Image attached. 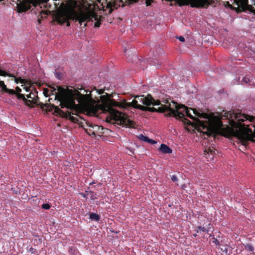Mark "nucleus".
<instances>
[{
	"label": "nucleus",
	"mask_w": 255,
	"mask_h": 255,
	"mask_svg": "<svg viewBox=\"0 0 255 255\" xmlns=\"http://www.w3.org/2000/svg\"><path fill=\"white\" fill-rule=\"evenodd\" d=\"M89 193L91 194L90 199L92 200H95L97 199V197L96 196V195L94 194L93 192L90 191Z\"/></svg>",
	"instance_id": "obj_29"
},
{
	"label": "nucleus",
	"mask_w": 255,
	"mask_h": 255,
	"mask_svg": "<svg viewBox=\"0 0 255 255\" xmlns=\"http://www.w3.org/2000/svg\"><path fill=\"white\" fill-rule=\"evenodd\" d=\"M147 143H149L151 144H156L157 143V141L154 140H153V139H150L149 138L148 141H147Z\"/></svg>",
	"instance_id": "obj_31"
},
{
	"label": "nucleus",
	"mask_w": 255,
	"mask_h": 255,
	"mask_svg": "<svg viewBox=\"0 0 255 255\" xmlns=\"http://www.w3.org/2000/svg\"><path fill=\"white\" fill-rule=\"evenodd\" d=\"M24 89H25V90L26 91V92H29L30 91V88L29 87H24Z\"/></svg>",
	"instance_id": "obj_37"
},
{
	"label": "nucleus",
	"mask_w": 255,
	"mask_h": 255,
	"mask_svg": "<svg viewBox=\"0 0 255 255\" xmlns=\"http://www.w3.org/2000/svg\"><path fill=\"white\" fill-rule=\"evenodd\" d=\"M138 101L137 100H133L132 102L131 103V105L134 108L139 109L142 111H148L150 112H159V113H164L165 110L168 109L167 107H163V105H161V106L159 107L158 109H156L154 107H145L144 106L141 105L140 104L138 103Z\"/></svg>",
	"instance_id": "obj_6"
},
{
	"label": "nucleus",
	"mask_w": 255,
	"mask_h": 255,
	"mask_svg": "<svg viewBox=\"0 0 255 255\" xmlns=\"http://www.w3.org/2000/svg\"><path fill=\"white\" fill-rule=\"evenodd\" d=\"M21 89L19 87H17L15 88V90H14V94H9L13 96H14L18 100H21L25 106L32 108V106L28 104V103H31V102L26 98L24 94H21Z\"/></svg>",
	"instance_id": "obj_11"
},
{
	"label": "nucleus",
	"mask_w": 255,
	"mask_h": 255,
	"mask_svg": "<svg viewBox=\"0 0 255 255\" xmlns=\"http://www.w3.org/2000/svg\"><path fill=\"white\" fill-rule=\"evenodd\" d=\"M70 19L75 20L78 21L81 26V28H84L87 25V23L91 21L90 18L86 14L80 13L76 14L71 11H63L55 17L56 21L60 24L63 25L66 23L67 26H70ZM92 21V20H91Z\"/></svg>",
	"instance_id": "obj_3"
},
{
	"label": "nucleus",
	"mask_w": 255,
	"mask_h": 255,
	"mask_svg": "<svg viewBox=\"0 0 255 255\" xmlns=\"http://www.w3.org/2000/svg\"><path fill=\"white\" fill-rule=\"evenodd\" d=\"M245 248L246 250L249 252H253L254 250V247L252 246V245L250 244H247L244 245Z\"/></svg>",
	"instance_id": "obj_23"
},
{
	"label": "nucleus",
	"mask_w": 255,
	"mask_h": 255,
	"mask_svg": "<svg viewBox=\"0 0 255 255\" xmlns=\"http://www.w3.org/2000/svg\"><path fill=\"white\" fill-rule=\"evenodd\" d=\"M50 205L48 203L43 204L41 206L42 209L48 210L50 208Z\"/></svg>",
	"instance_id": "obj_26"
},
{
	"label": "nucleus",
	"mask_w": 255,
	"mask_h": 255,
	"mask_svg": "<svg viewBox=\"0 0 255 255\" xmlns=\"http://www.w3.org/2000/svg\"><path fill=\"white\" fill-rule=\"evenodd\" d=\"M158 151L163 154H170L172 152V149L165 144H161L158 148Z\"/></svg>",
	"instance_id": "obj_14"
},
{
	"label": "nucleus",
	"mask_w": 255,
	"mask_h": 255,
	"mask_svg": "<svg viewBox=\"0 0 255 255\" xmlns=\"http://www.w3.org/2000/svg\"><path fill=\"white\" fill-rule=\"evenodd\" d=\"M197 229H198V230H197V232H199V231H202V232H205V233H208L210 231V228H205L204 227H203L202 226H198L197 227Z\"/></svg>",
	"instance_id": "obj_21"
},
{
	"label": "nucleus",
	"mask_w": 255,
	"mask_h": 255,
	"mask_svg": "<svg viewBox=\"0 0 255 255\" xmlns=\"http://www.w3.org/2000/svg\"><path fill=\"white\" fill-rule=\"evenodd\" d=\"M175 106V110L171 107V105L168 101H166V105H163V107H167L168 109L165 110V112H168L170 116H173L176 118L181 119L185 116H187L191 119L194 120L195 118L191 114L190 111L192 110L195 114V111L192 109L189 108L182 104H178L172 102Z\"/></svg>",
	"instance_id": "obj_4"
},
{
	"label": "nucleus",
	"mask_w": 255,
	"mask_h": 255,
	"mask_svg": "<svg viewBox=\"0 0 255 255\" xmlns=\"http://www.w3.org/2000/svg\"><path fill=\"white\" fill-rule=\"evenodd\" d=\"M177 38L179 39V40L181 42H184L185 41V38L182 36H180L179 37H177Z\"/></svg>",
	"instance_id": "obj_32"
},
{
	"label": "nucleus",
	"mask_w": 255,
	"mask_h": 255,
	"mask_svg": "<svg viewBox=\"0 0 255 255\" xmlns=\"http://www.w3.org/2000/svg\"><path fill=\"white\" fill-rule=\"evenodd\" d=\"M80 194L83 197L85 198H87V195L84 193H80Z\"/></svg>",
	"instance_id": "obj_36"
},
{
	"label": "nucleus",
	"mask_w": 255,
	"mask_h": 255,
	"mask_svg": "<svg viewBox=\"0 0 255 255\" xmlns=\"http://www.w3.org/2000/svg\"><path fill=\"white\" fill-rule=\"evenodd\" d=\"M252 82V79H251L250 77L248 76H246L244 77L242 81V84H243V82L245 83H250Z\"/></svg>",
	"instance_id": "obj_22"
},
{
	"label": "nucleus",
	"mask_w": 255,
	"mask_h": 255,
	"mask_svg": "<svg viewBox=\"0 0 255 255\" xmlns=\"http://www.w3.org/2000/svg\"><path fill=\"white\" fill-rule=\"evenodd\" d=\"M43 94L46 97H50L52 95L51 93H50V89H44L43 91Z\"/></svg>",
	"instance_id": "obj_25"
},
{
	"label": "nucleus",
	"mask_w": 255,
	"mask_h": 255,
	"mask_svg": "<svg viewBox=\"0 0 255 255\" xmlns=\"http://www.w3.org/2000/svg\"><path fill=\"white\" fill-rule=\"evenodd\" d=\"M54 75L55 76V77L58 79H61V75H62V73L60 72H58V71H55L54 72Z\"/></svg>",
	"instance_id": "obj_27"
},
{
	"label": "nucleus",
	"mask_w": 255,
	"mask_h": 255,
	"mask_svg": "<svg viewBox=\"0 0 255 255\" xmlns=\"http://www.w3.org/2000/svg\"><path fill=\"white\" fill-rule=\"evenodd\" d=\"M100 22H99V21H97L94 23V26L95 27H98L100 26Z\"/></svg>",
	"instance_id": "obj_35"
},
{
	"label": "nucleus",
	"mask_w": 255,
	"mask_h": 255,
	"mask_svg": "<svg viewBox=\"0 0 255 255\" xmlns=\"http://www.w3.org/2000/svg\"><path fill=\"white\" fill-rule=\"evenodd\" d=\"M30 8V5H24L21 8V10L22 11H26Z\"/></svg>",
	"instance_id": "obj_28"
},
{
	"label": "nucleus",
	"mask_w": 255,
	"mask_h": 255,
	"mask_svg": "<svg viewBox=\"0 0 255 255\" xmlns=\"http://www.w3.org/2000/svg\"><path fill=\"white\" fill-rule=\"evenodd\" d=\"M99 3L101 2V0H96Z\"/></svg>",
	"instance_id": "obj_43"
},
{
	"label": "nucleus",
	"mask_w": 255,
	"mask_h": 255,
	"mask_svg": "<svg viewBox=\"0 0 255 255\" xmlns=\"http://www.w3.org/2000/svg\"><path fill=\"white\" fill-rule=\"evenodd\" d=\"M138 138L141 141H144V142H147V141H148V140L149 139V138L148 137H147L146 136H144L142 134H140L138 136Z\"/></svg>",
	"instance_id": "obj_20"
},
{
	"label": "nucleus",
	"mask_w": 255,
	"mask_h": 255,
	"mask_svg": "<svg viewBox=\"0 0 255 255\" xmlns=\"http://www.w3.org/2000/svg\"><path fill=\"white\" fill-rule=\"evenodd\" d=\"M147 62L149 63V64H151L152 65L156 66H159L160 65L158 60L157 59H156L155 58L154 59L149 58L147 60Z\"/></svg>",
	"instance_id": "obj_17"
},
{
	"label": "nucleus",
	"mask_w": 255,
	"mask_h": 255,
	"mask_svg": "<svg viewBox=\"0 0 255 255\" xmlns=\"http://www.w3.org/2000/svg\"><path fill=\"white\" fill-rule=\"evenodd\" d=\"M222 251L223 252L225 253L226 254H227V253H228V249L226 248H225L224 249H222Z\"/></svg>",
	"instance_id": "obj_39"
},
{
	"label": "nucleus",
	"mask_w": 255,
	"mask_h": 255,
	"mask_svg": "<svg viewBox=\"0 0 255 255\" xmlns=\"http://www.w3.org/2000/svg\"><path fill=\"white\" fill-rule=\"evenodd\" d=\"M55 112L58 115L60 116V117L64 118L66 119H68L73 123H76L78 122V118L72 116V114H74L73 113L70 112L69 111L64 112L61 110L59 107L56 106Z\"/></svg>",
	"instance_id": "obj_10"
},
{
	"label": "nucleus",
	"mask_w": 255,
	"mask_h": 255,
	"mask_svg": "<svg viewBox=\"0 0 255 255\" xmlns=\"http://www.w3.org/2000/svg\"><path fill=\"white\" fill-rule=\"evenodd\" d=\"M33 249L32 248H31L30 249V252H32V251H33Z\"/></svg>",
	"instance_id": "obj_41"
},
{
	"label": "nucleus",
	"mask_w": 255,
	"mask_h": 255,
	"mask_svg": "<svg viewBox=\"0 0 255 255\" xmlns=\"http://www.w3.org/2000/svg\"><path fill=\"white\" fill-rule=\"evenodd\" d=\"M86 125L88 128H85V131L90 136H94L96 133H104V130L107 129L102 126L93 125L89 122H86Z\"/></svg>",
	"instance_id": "obj_8"
},
{
	"label": "nucleus",
	"mask_w": 255,
	"mask_h": 255,
	"mask_svg": "<svg viewBox=\"0 0 255 255\" xmlns=\"http://www.w3.org/2000/svg\"><path fill=\"white\" fill-rule=\"evenodd\" d=\"M213 242L216 245H219L220 244L219 241L216 238H213Z\"/></svg>",
	"instance_id": "obj_33"
},
{
	"label": "nucleus",
	"mask_w": 255,
	"mask_h": 255,
	"mask_svg": "<svg viewBox=\"0 0 255 255\" xmlns=\"http://www.w3.org/2000/svg\"><path fill=\"white\" fill-rule=\"evenodd\" d=\"M221 116L229 120L231 127L222 126L219 127L218 130L221 135L228 138L237 137L245 147L249 141L255 143V126L251 124L255 128L254 133H252V129L249 128V123H255V117L231 111H223Z\"/></svg>",
	"instance_id": "obj_1"
},
{
	"label": "nucleus",
	"mask_w": 255,
	"mask_h": 255,
	"mask_svg": "<svg viewBox=\"0 0 255 255\" xmlns=\"http://www.w3.org/2000/svg\"><path fill=\"white\" fill-rule=\"evenodd\" d=\"M136 98L139 103L145 105V107H150V106H159L161 105L159 100H154L149 94L147 97H144L143 95L138 96Z\"/></svg>",
	"instance_id": "obj_7"
},
{
	"label": "nucleus",
	"mask_w": 255,
	"mask_h": 255,
	"mask_svg": "<svg viewBox=\"0 0 255 255\" xmlns=\"http://www.w3.org/2000/svg\"><path fill=\"white\" fill-rule=\"evenodd\" d=\"M89 218L92 221L98 222L100 219V216L96 213H91L89 214Z\"/></svg>",
	"instance_id": "obj_16"
},
{
	"label": "nucleus",
	"mask_w": 255,
	"mask_h": 255,
	"mask_svg": "<svg viewBox=\"0 0 255 255\" xmlns=\"http://www.w3.org/2000/svg\"><path fill=\"white\" fill-rule=\"evenodd\" d=\"M171 180L173 182H176L178 181V178L175 175H173L171 176Z\"/></svg>",
	"instance_id": "obj_30"
},
{
	"label": "nucleus",
	"mask_w": 255,
	"mask_h": 255,
	"mask_svg": "<svg viewBox=\"0 0 255 255\" xmlns=\"http://www.w3.org/2000/svg\"><path fill=\"white\" fill-rule=\"evenodd\" d=\"M208 151H209L208 152V153H210L211 155H213V153H214V151H213V150H211V149H209V150H208Z\"/></svg>",
	"instance_id": "obj_38"
},
{
	"label": "nucleus",
	"mask_w": 255,
	"mask_h": 255,
	"mask_svg": "<svg viewBox=\"0 0 255 255\" xmlns=\"http://www.w3.org/2000/svg\"><path fill=\"white\" fill-rule=\"evenodd\" d=\"M109 105L110 106H113V107H118L119 106V105L120 104L117 102H116L115 101H114V100H110L109 102Z\"/></svg>",
	"instance_id": "obj_24"
},
{
	"label": "nucleus",
	"mask_w": 255,
	"mask_h": 255,
	"mask_svg": "<svg viewBox=\"0 0 255 255\" xmlns=\"http://www.w3.org/2000/svg\"><path fill=\"white\" fill-rule=\"evenodd\" d=\"M54 5L56 7H58V5H59V2L57 3L56 2H54Z\"/></svg>",
	"instance_id": "obj_40"
},
{
	"label": "nucleus",
	"mask_w": 255,
	"mask_h": 255,
	"mask_svg": "<svg viewBox=\"0 0 255 255\" xmlns=\"http://www.w3.org/2000/svg\"><path fill=\"white\" fill-rule=\"evenodd\" d=\"M138 0H127L128 4H132L137 2ZM153 1V0H146L145 3L146 6H148L151 4V3Z\"/></svg>",
	"instance_id": "obj_18"
},
{
	"label": "nucleus",
	"mask_w": 255,
	"mask_h": 255,
	"mask_svg": "<svg viewBox=\"0 0 255 255\" xmlns=\"http://www.w3.org/2000/svg\"><path fill=\"white\" fill-rule=\"evenodd\" d=\"M37 93V91L35 90L33 92H30L29 94L26 95L27 98L31 99L29 100L30 102H31V103H28V104L32 106V108L34 107L33 105H38L39 98L38 97Z\"/></svg>",
	"instance_id": "obj_12"
},
{
	"label": "nucleus",
	"mask_w": 255,
	"mask_h": 255,
	"mask_svg": "<svg viewBox=\"0 0 255 255\" xmlns=\"http://www.w3.org/2000/svg\"><path fill=\"white\" fill-rule=\"evenodd\" d=\"M0 88L2 92H6L8 94H14V90L7 88L6 86L2 81H0Z\"/></svg>",
	"instance_id": "obj_15"
},
{
	"label": "nucleus",
	"mask_w": 255,
	"mask_h": 255,
	"mask_svg": "<svg viewBox=\"0 0 255 255\" xmlns=\"http://www.w3.org/2000/svg\"><path fill=\"white\" fill-rule=\"evenodd\" d=\"M172 204H169V205H168V207H172Z\"/></svg>",
	"instance_id": "obj_42"
},
{
	"label": "nucleus",
	"mask_w": 255,
	"mask_h": 255,
	"mask_svg": "<svg viewBox=\"0 0 255 255\" xmlns=\"http://www.w3.org/2000/svg\"><path fill=\"white\" fill-rule=\"evenodd\" d=\"M231 1L236 5L240 6L242 8V11H249L255 15V8L248 4V0H232ZM253 4L255 5V1Z\"/></svg>",
	"instance_id": "obj_9"
},
{
	"label": "nucleus",
	"mask_w": 255,
	"mask_h": 255,
	"mask_svg": "<svg viewBox=\"0 0 255 255\" xmlns=\"http://www.w3.org/2000/svg\"><path fill=\"white\" fill-rule=\"evenodd\" d=\"M225 6L228 7V8H229L230 9L235 10L236 11H238V10H242V8L240 6L237 5L238 6L237 7H234L232 6V5L231 4H230L229 1H226L225 2Z\"/></svg>",
	"instance_id": "obj_19"
},
{
	"label": "nucleus",
	"mask_w": 255,
	"mask_h": 255,
	"mask_svg": "<svg viewBox=\"0 0 255 255\" xmlns=\"http://www.w3.org/2000/svg\"><path fill=\"white\" fill-rule=\"evenodd\" d=\"M112 115L117 125L123 127L134 128V123L129 119L128 116L115 109L112 110Z\"/></svg>",
	"instance_id": "obj_5"
},
{
	"label": "nucleus",
	"mask_w": 255,
	"mask_h": 255,
	"mask_svg": "<svg viewBox=\"0 0 255 255\" xmlns=\"http://www.w3.org/2000/svg\"><path fill=\"white\" fill-rule=\"evenodd\" d=\"M123 2L122 0H111L107 3V6L110 9V12L120 6L119 3Z\"/></svg>",
	"instance_id": "obj_13"
},
{
	"label": "nucleus",
	"mask_w": 255,
	"mask_h": 255,
	"mask_svg": "<svg viewBox=\"0 0 255 255\" xmlns=\"http://www.w3.org/2000/svg\"><path fill=\"white\" fill-rule=\"evenodd\" d=\"M6 72L1 69H0V76L5 75Z\"/></svg>",
	"instance_id": "obj_34"
},
{
	"label": "nucleus",
	"mask_w": 255,
	"mask_h": 255,
	"mask_svg": "<svg viewBox=\"0 0 255 255\" xmlns=\"http://www.w3.org/2000/svg\"><path fill=\"white\" fill-rule=\"evenodd\" d=\"M50 89L51 95L55 96V100L60 102V105L61 108H65L72 112L76 111L77 105L73 99L67 95L64 88L56 86V87H50Z\"/></svg>",
	"instance_id": "obj_2"
}]
</instances>
